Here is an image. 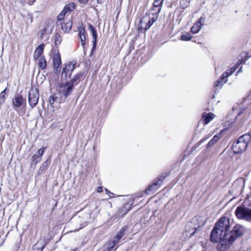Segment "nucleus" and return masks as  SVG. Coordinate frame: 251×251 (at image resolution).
<instances>
[{"label": "nucleus", "instance_id": "nucleus-1", "mask_svg": "<svg viewBox=\"0 0 251 251\" xmlns=\"http://www.w3.org/2000/svg\"><path fill=\"white\" fill-rule=\"evenodd\" d=\"M229 219L226 217H221L216 223L211 235L210 240L212 242H218L221 238L229 236L231 230Z\"/></svg>", "mask_w": 251, "mask_h": 251}, {"label": "nucleus", "instance_id": "nucleus-2", "mask_svg": "<svg viewBox=\"0 0 251 251\" xmlns=\"http://www.w3.org/2000/svg\"><path fill=\"white\" fill-rule=\"evenodd\" d=\"M244 232V227L240 225H235L231 230L229 236H226L219 240L220 242L217 246L219 251H226L229 249L231 244Z\"/></svg>", "mask_w": 251, "mask_h": 251}, {"label": "nucleus", "instance_id": "nucleus-24", "mask_svg": "<svg viewBox=\"0 0 251 251\" xmlns=\"http://www.w3.org/2000/svg\"><path fill=\"white\" fill-rule=\"evenodd\" d=\"M214 115L212 113H204L202 115V119L205 125L208 124L214 118Z\"/></svg>", "mask_w": 251, "mask_h": 251}, {"label": "nucleus", "instance_id": "nucleus-32", "mask_svg": "<svg viewBox=\"0 0 251 251\" xmlns=\"http://www.w3.org/2000/svg\"><path fill=\"white\" fill-rule=\"evenodd\" d=\"M164 0H154L152 5L157 8V6L162 7V3Z\"/></svg>", "mask_w": 251, "mask_h": 251}, {"label": "nucleus", "instance_id": "nucleus-16", "mask_svg": "<svg viewBox=\"0 0 251 251\" xmlns=\"http://www.w3.org/2000/svg\"><path fill=\"white\" fill-rule=\"evenodd\" d=\"M24 100L22 97L19 94H16L13 99V105L15 110L20 107L23 103Z\"/></svg>", "mask_w": 251, "mask_h": 251}, {"label": "nucleus", "instance_id": "nucleus-13", "mask_svg": "<svg viewBox=\"0 0 251 251\" xmlns=\"http://www.w3.org/2000/svg\"><path fill=\"white\" fill-rule=\"evenodd\" d=\"M53 69L55 73L60 71V66L61 64V57L59 52L55 53L53 56Z\"/></svg>", "mask_w": 251, "mask_h": 251}, {"label": "nucleus", "instance_id": "nucleus-25", "mask_svg": "<svg viewBox=\"0 0 251 251\" xmlns=\"http://www.w3.org/2000/svg\"><path fill=\"white\" fill-rule=\"evenodd\" d=\"M38 64L39 67L41 70L45 69L47 67V61L44 57L42 56L38 59Z\"/></svg>", "mask_w": 251, "mask_h": 251}, {"label": "nucleus", "instance_id": "nucleus-28", "mask_svg": "<svg viewBox=\"0 0 251 251\" xmlns=\"http://www.w3.org/2000/svg\"><path fill=\"white\" fill-rule=\"evenodd\" d=\"M191 38V35L187 32L182 33L181 36V39L183 41H189Z\"/></svg>", "mask_w": 251, "mask_h": 251}, {"label": "nucleus", "instance_id": "nucleus-3", "mask_svg": "<svg viewBox=\"0 0 251 251\" xmlns=\"http://www.w3.org/2000/svg\"><path fill=\"white\" fill-rule=\"evenodd\" d=\"M251 140V135L250 133L239 137L236 143L232 145V149L233 152L235 154H238L245 151Z\"/></svg>", "mask_w": 251, "mask_h": 251}, {"label": "nucleus", "instance_id": "nucleus-33", "mask_svg": "<svg viewBox=\"0 0 251 251\" xmlns=\"http://www.w3.org/2000/svg\"><path fill=\"white\" fill-rule=\"evenodd\" d=\"M78 34L79 36H82V35H86V32L84 29V27L81 26H79L78 28Z\"/></svg>", "mask_w": 251, "mask_h": 251}, {"label": "nucleus", "instance_id": "nucleus-10", "mask_svg": "<svg viewBox=\"0 0 251 251\" xmlns=\"http://www.w3.org/2000/svg\"><path fill=\"white\" fill-rule=\"evenodd\" d=\"M167 176V175L163 174L161 175L158 178L157 180H155L152 185H151L149 187L146 189L145 192L147 194L150 195L151 193H154L159 186H160L161 182L164 180Z\"/></svg>", "mask_w": 251, "mask_h": 251}, {"label": "nucleus", "instance_id": "nucleus-27", "mask_svg": "<svg viewBox=\"0 0 251 251\" xmlns=\"http://www.w3.org/2000/svg\"><path fill=\"white\" fill-rule=\"evenodd\" d=\"M62 41V37L59 33H56L55 35L54 43L56 46L59 45Z\"/></svg>", "mask_w": 251, "mask_h": 251}, {"label": "nucleus", "instance_id": "nucleus-15", "mask_svg": "<svg viewBox=\"0 0 251 251\" xmlns=\"http://www.w3.org/2000/svg\"><path fill=\"white\" fill-rule=\"evenodd\" d=\"M75 8V4L72 2L66 5L63 9L58 16H65L69 12L73 11Z\"/></svg>", "mask_w": 251, "mask_h": 251}, {"label": "nucleus", "instance_id": "nucleus-30", "mask_svg": "<svg viewBox=\"0 0 251 251\" xmlns=\"http://www.w3.org/2000/svg\"><path fill=\"white\" fill-rule=\"evenodd\" d=\"M41 159L42 158L35 154L32 156V163L36 165L37 163L41 161Z\"/></svg>", "mask_w": 251, "mask_h": 251}, {"label": "nucleus", "instance_id": "nucleus-20", "mask_svg": "<svg viewBox=\"0 0 251 251\" xmlns=\"http://www.w3.org/2000/svg\"><path fill=\"white\" fill-rule=\"evenodd\" d=\"M88 27H89V29L90 30V31H91L92 34V36H93V48H92V50H91V54L93 53V51L95 49V48H96V41H97V32L95 30V29L94 28V27H93V26L91 25H89V26H88Z\"/></svg>", "mask_w": 251, "mask_h": 251}, {"label": "nucleus", "instance_id": "nucleus-44", "mask_svg": "<svg viewBox=\"0 0 251 251\" xmlns=\"http://www.w3.org/2000/svg\"><path fill=\"white\" fill-rule=\"evenodd\" d=\"M205 140H206V139H203L201 141V142H204Z\"/></svg>", "mask_w": 251, "mask_h": 251}, {"label": "nucleus", "instance_id": "nucleus-42", "mask_svg": "<svg viewBox=\"0 0 251 251\" xmlns=\"http://www.w3.org/2000/svg\"><path fill=\"white\" fill-rule=\"evenodd\" d=\"M104 0H97L98 3H101L103 2Z\"/></svg>", "mask_w": 251, "mask_h": 251}, {"label": "nucleus", "instance_id": "nucleus-8", "mask_svg": "<svg viewBox=\"0 0 251 251\" xmlns=\"http://www.w3.org/2000/svg\"><path fill=\"white\" fill-rule=\"evenodd\" d=\"M39 97L38 90L36 88H32L28 94L29 103L32 108L34 107L37 105Z\"/></svg>", "mask_w": 251, "mask_h": 251}, {"label": "nucleus", "instance_id": "nucleus-19", "mask_svg": "<svg viewBox=\"0 0 251 251\" xmlns=\"http://www.w3.org/2000/svg\"><path fill=\"white\" fill-rule=\"evenodd\" d=\"M45 45L44 44L39 45L35 50L33 53V58L34 60H37L40 58V56L43 54Z\"/></svg>", "mask_w": 251, "mask_h": 251}, {"label": "nucleus", "instance_id": "nucleus-11", "mask_svg": "<svg viewBox=\"0 0 251 251\" xmlns=\"http://www.w3.org/2000/svg\"><path fill=\"white\" fill-rule=\"evenodd\" d=\"M74 88V85L69 81L60 84L61 93H63L65 98L68 97L71 94Z\"/></svg>", "mask_w": 251, "mask_h": 251}, {"label": "nucleus", "instance_id": "nucleus-34", "mask_svg": "<svg viewBox=\"0 0 251 251\" xmlns=\"http://www.w3.org/2000/svg\"><path fill=\"white\" fill-rule=\"evenodd\" d=\"M82 46L84 48L86 43V35L79 36Z\"/></svg>", "mask_w": 251, "mask_h": 251}, {"label": "nucleus", "instance_id": "nucleus-9", "mask_svg": "<svg viewBox=\"0 0 251 251\" xmlns=\"http://www.w3.org/2000/svg\"><path fill=\"white\" fill-rule=\"evenodd\" d=\"M58 21H60L61 29L65 33H68L72 27V18H67L65 17H58Z\"/></svg>", "mask_w": 251, "mask_h": 251}, {"label": "nucleus", "instance_id": "nucleus-36", "mask_svg": "<svg viewBox=\"0 0 251 251\" xmlns=\"http://www.w3.org/2000/svg\"><path fill=\"white\" fill-rule=\"evenodd\" d=\"M55 101V99L53 96H50L49 99V101L50 104H53Z\"/></svg>", "mask_w": 251, "mask_h": 251}, {"label": "nucleus", "instance_id": "nucleus-26", "mask_svg": "<svg viewBox=\"0 0 251 251\" xmlns=\"http://www.w3.org/2000/svg\"><path fill=\"white\" fill-rule=\"evenodd\" d=\"M161 9V7L157 6V8L155 6L153 5L152 9L150 11L149 15H152V16H157L159 14Z\"/></svg>", "mask_w": 251, "mask_h": 251}, {"label": "nucleus", "instance_id": "nucleus-29", "mask_svg": "<svg viewBox=\"0 0 251 251\" xmlns=\"http://www.w3.org/2000/svg\"><path fill=\"white\" fill-rule=\"evenodd\" d=\"M227 81V79H222L221 77L220 78V79H218L216 81V82L214 84V87H221L223 84L225 82H226Z\"/></svg>", "mask_w": 251, "mask_h": 251}, {"label": "nucleus", "instance_id": "nucleus-38", "mask_svg": "<svg viewBox=\"0 0 251 251\" xmlns=\"http://www.w3.org/2000/svg\"><path fill=\"white\" fill-rule=\"evenodd\" d=\"M78 1L82 4H86L88 1V0H78Z\"/></svg>", "mask_w": 251, "mask_h": 251}, {"label": "nucleus", "instance_id": "nucleus-4", "mask_svg": "<svg viewBox=\"0 0 251 251\" xmlns=\"http://www.w3.org/2000/svg\"><path fill=\"white\" fill-rule=\"evenodd\" d=\"M205 224V221L201 217L195 216L187 224L186 232L189 233L190 235L192 236L195 232L199 231Z\"/></svg>", "mask_w": 251, "mask_h": 251}, {"label": "nucleus", "instance_id": "nucleus-12", "mask_svg": "<svg viewBox=\"0 0 251 251\" xmlns=\"http://www.w3.org/2000/svg\"><path fill=\"white\" fill-rule=\"evenodd\" d=\"M75 64L70 63L66 65L63 69V72L61 74L62 79H67V76L70 77L73 71L75 68Z\"/></svg>", "mask_w": 251, "mask_h": 251}, {"label": "nucleus", "instance_id": "nucleus-7", "mask_svg": "<svg viewBox=\"0 0 251 251\" xmlns=\"http://www.w3.org/2000/svg\"><path fill=\"white\" fill-rule=\"evenodd\" d=\"M127 229L128 227L127 226H124L118 232L117 235L113 238V240L106 244V245L108 247V248H110L111 250L115 251L117 249L115 248L116 245L119 243L120 240L125 235V231Z\"/></svg>", "mask_w": 251, "mask_h": 251}, {"label": "nucleus", "instance_id": "nucleus-22", "mask_svg": "<svg viewBox=\"0 0 251 251\" xmlns=\"http://www.w3.org/2000/svg\"><path fill=\"white\" fill-rule=\"evenodd\" d=\"M83 73H78L75 74L69 82L73 85H75V84L76 85L78 83L80 79L83 77Z\"/></svg>", "mask_w": 251, "mask_h": 251}, {"label": "nucleus", "instance_id": "nucleus-6", "mask_svg": "<svg viewBox=\"0 0 251 251\" xmlns=\"http://www.w3.org/2000/svg\"><path fill=\"white\" fill-rule=\"evenodd\" d=\"M157 19V17H153L151 19L150 17H142L139 20L138 25V29L139 30L145 29V31L148 30L152 25L155 22Z\"/></svg>", "mask_w": 251, "mask_h": 251}, {"label": "nucleus", "instance_id": "nucleus-31", "mask_svg": "<svg viewBox=\"0 0 251 251\" xmlns=\"http://www.w3.org/2000/svg\"><path fill=\"white\" fill-rule=\"evenodd\" d=\"M46 148H47L45 147H42L41 149H40L39 150H38L37 151L35 154L37 155V156H39L41 158H42V156L43 154H44L45 150H46Z\"/></svg>", "mask_w": 251, "mask_h": 251}, {"label": "nucleus", "instance_id": "nucleus-43", "mask_svg": "<svg viewBox=\"0 0 251 251\" xmlns=\"http://www.w3.org/2000/svg\"><path fill=\"white\" fill-rule=\"evenodd\" d=\"M213 135V133H210L208 134V137L207 138L210 137V136H211L212 135Z\"/></svg>", "mask_w": 251, "mask_h": 251}, {"label": "nucleus", "instance_id": "nucleus-17", "mask_svg": "<svg viewBox=\"0 0 251 251\" xmlns=\"http://www.w3.org/2000/svg\"><path fill=\"white\" fill-rule=\"evenodd\" d=\"M243 60H240L237 62V64L235 65V67L231 68L230 70H228L226 72L224 73L221 75V79H225L229 76L230 75H232V73L236 70V69L238 67V66L242 63Z\"/></svg>", "mask_w": 251, "mask_h": 251}, {"label": "nucleus", "instance_id": "nucleus-35", "mask_svg": "<svg viewBox=\"0 0 251 251\" xmlns=\"http://www.w3.org/2000/svg\"><path fill=\"white\" fill-rule=\"evenodd\" d=\"M5 91H6V89L4 90L0 93V102L3 101L4 100L5 95L6 94Z\"/></svg>", "mask_w": 251, "mask_h": 251}, {"label": "nucleus", "instance_id": "nucleus-40", "mask_svg": "<svg viewBox=\"0 0 251 251\" xmlns=\"http://www.w3.org/2000/svg\"><path fill=\"white\" fill-rule=\"evenodd\" d=\"M98 192H101L102 191V188L101 187H99L97 190Z\"/></svg>", "mask_w": 251, "mask_h": 251}, {"label": "nucleus", "instance_id": "nucleus-5", "mask_svg": "<svg viewBox=\"0 0 251 251\" xmlns=\"http://www.w3.org/2000/svg\"><path fill=\"white\" fill-rule=\"evenodd\" d=\"M235 214L239 219L250 221L251 220V209L245 205L238 206L235 211Z\"/></svg>", "mask_w": 251, "mask_h": 251}, {"label": "nucleus", "instance_id": "nucleus-21", "mask_svg": "<svg viewBox=\"0 0 251 251\" xmlns=\"http://www.w3.org/2000/svg\"><path fill=\"white\" fill-rule=\"evenodd\" d=\"M45 246V241L44 240L40 239L33 245V251H42Z\"/></svg>", "mask_w": 251, "mask_h": 251}, {"label": "nucleus", "instance_id": "nucleus-37", "mask_svg": "<svg viewBox=\"0 0 251 251\" xmlns=\"http://www.w3.org/2000/svg\"><path fill=\"white\" fill-rule=\"evenodd\" d=\"M103 251H113V250H111L110 248H108V247L105 245L104 246V249Z\"/></svg>", "mask_w": 251, "mask_h": 251}, {"label": "nucleus", "instance_id": "nucleus-23", "mask_svg": "<svg viewBox=\"0 0 251 251\" xmlns=\"http://www.w3.org/2000/svg\"><path fill=\"white\" fill-rule=\"evenodd\" d=\"M225 130V129H224L222 130L221 132L218 134L215 135L207 144V147H210L213 146L214 144H215L217 142V141L221 138V133Z\"/></svg>", "mask_w": 251, "mask_h": 251}, {"label": "nucleus", "instance_id": "nucleus-18", "mask_svg": "<svg viewBox=\"0 0 251 251\" xmlns=\"http://www.w3.org/2000/svg\"><path fill=\"white\" fill-rule=\"evenodd\" d=\"M204 19L202 17L200 18L197 23H196L191 28V32L193 34L198 33L201 29V25L204 23Z\"/></svg>", "mask_w": 251, "mask_h": 251}, {"label": "nucleus", "instance_id": "nucleus-14", "mask_svg": "<svg viewBox=\"0 0 251 251\" xmlns=\"http://www.w3.org/2000/svg\"><path fill=\"white\" fill-rule=\"evenodd\" d=\"M54 27V22L52 20H48L45 23L44 28L41 29L39 33L41 36H42L45 33H50L51 32Z\"/></svg>", "mask_w": 251, "mask_h": 251}, {"label": "nucleus", "instance_id": "nucleus-39", "mask_svg": "<svg viewBox=\"0 0 251 251\" xmlns=\"http://www.w3.org/2000/svg\"><path fill=\"white\" fill-rule=\"evenodd\" d=\"M50 164V162H49L48 160L46 161L43 164V167H47Z\"/></svg>", "mask_w": 251, "mask_h": 251}, {"label": "nucleus", "instance_id": "nucleus-41", "mask_svg": "<svg viewBox=\"0 0 251 251\" xmlns=\"http://www.w3.org/2000/svg\"><path fill=\"white\" fill-rule=\"evenodd\" d=\"M182 3H185L186 4H187V1H185V0H181L180 1V5L182 6Z\"/></svg>", "mask_w": 251, "mask_h": 251}, {"label": "nucleus", "instance_id": "nucleus-45", "mask_svg": "<svg viewBox=\"0 0 251 251\" xmlns=\"http://www.w3.org/2000/svg\"><path fill=\"white\" fill-rule=\"evenodd\" d=\"M235 185H236V182H235V183H234V184L233 185V187H234V186H235Z\"/></svg>", "mask_w": 251, "mask_h": 251}]
</instances>
